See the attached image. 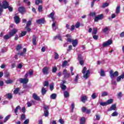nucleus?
I'll use <instances>...</instances> for the list:
<instances>
[{
	"label": "nucleus",
	"instance_id": "1",
	"mask_svg": "<svg viewBox=\"0 0 124 124\" xmlns=\"http://www.w3.org/2000/svg\"><path fill=\"white\" fill-rule=\"evenodd\" d=\"M82 73L83 74V78L84 79H88L89 77H90V74L91 72H90V70H87V68L86 67H84Z\"/></svg>",
	"mask_w": 124,
	"mask_h": 124
},
{
	"label": "nucleus",
	"instance_id": "2",
	"mask_svg": "<svg viewBox=\"0 0 124 124\" xmlns=\"http://www.w3.org/2000/svg\"><path fill=\"white\" fill-rule=\"evenodd\" d=\"M109 76L111 79H113V78H115V77L119 76V72L118 71L114 72L113 70H111L109 71Z\"/></svg>",
	"mask_w": 124,
	"mask_h": 124
},
{
	"label": "nucleus",
	"instance_id": "3",
	"mask_svg": "<svg viewBox=\"0 0 124 124\" xmlns=\"http://www.w3.org/2000/svg\"><path fill=\"white\" fill-rule=\"evenodd\" d=\"M2 5L1 4V8H4V9H6L8 8V6H9V3L6 0H4L2 1Z\"/></svg>",
	"mask_w": 124,
	"mask_h": 124
},
{
	"label": "nucleus",
	"instance_id": "4",
	"mask_svg": "<svg viewBox=\"0 0 124 124\" xmlns=\"http://www.w3.org/2000/svg\"><path fill=\"white\" fill-rule=\"evenodd\" d=\"M103 16H104L103 14L98 15V16L95 17L94 21L98 22L99 20H102L103 19Z\"/></svg>",
	"mask_w": 124,
	"mask_h": 124
},
{
	"label": "nucleus",
	"instance_id": "5",
	"mask_svg": "<svg viewBox=\"0 0 124 124\" xmlns=\"http://www.w3.org/2000/svg\"><path fill=\"white\" fill-rule=\"evenodd\" d=\"M19 81L21 84H28L29 83V79L27 78H20Z\"/></svg>",
	"mask_w": 124,
	"mask_h": 124
},
{
	"label": "nucleus",
	"instance_id": "6",
	"mask_svg": "<svg viewBox=\"0 0 124 124\" xmlns=\"http://www.w3.org/2000/svg\"><path fill=\"white\" fill-rule=\"evenodd\" d=\"M62 74L64 76V78L66 79H67V78H69V77L70 76V74L67 73V70L66 69L63 71Z\"/></svg>",
	"mask_w": 124,
	"mask_h": 124
},
{
	"label": "nucleus",
	"instance_id": "7",
	"mask_svg": "<svg viewBox=\"0 0 124 124\" xmlns=\"http://www.w3.org/2000/svg\"><path fill=\"white\" fill-rule=\"evenodd\" d=\"M111 44H112V41L108 40V41L103 44V47H107V46H109V45H111Z\"/></svg>",
	"mask_w": 124,
	"mask_h": 124
},
{
	"label": "nucleus",
	"instance_id": "8",
	"mask_svg": "<svg viewBox=\"0 0 124 124\" xmlns=\"http://www.w3.org/2000/svg\"><path fill=\"white\" fill-rule=\"evenodd\" d=\"M117 108V106H116V104H114L113 105H112L109 109L108 110V111L109 112L110 111H115L116 110V109Z\"/></svg>",
	"mask_w": 124,
	"mask_h": 124
},
{
	"label": "nucleus",
	"instance_id": "9",
	"mask_svg": "<svg viewBox=\"0 0 124 124\" xmlns=\"http://www.w3.org/2000/svg\"><path fill=\"white\" fill-rule=\"evenodd\" d=\"M18 31L16 29H13L9 33V35L10 36V37H12L16 32H17Z\"/></svg>",
	"mask_w": 124,
	"mask_h": 124
},
{
	"label": "nucleus",
	"instance_id": "10",
	"mask_svg": "<svg viewBox=\"0 0 124 124\" xmlns=\"http://www.w3.org/2000/svg\"><path fill=\"white\" fill-rule=\"evenodd\" d=\"M19 91H20V88H16L14 91V93L15 94H17V93H18L19 94H21V93H24V92H22V93L21 92L19 93Z\"/></svg>",
	"mask_w": 124,
	"mask_h": 124
},
{
	"label": "nucleus",
	"instance_id": "11",
	"mask_svg": "<svg viewBox=\"0 0 124 124\" xmlns=\"http://www.w3.org/2000/svg\"><path fill=\"white\" fill-rule=\"evenodd\" d=\"M32 97L35 100H37L38 101H39L40 100V98L37 96V94L35 93H33L32 94Z\"/></svg>",
	"mask_w": 124,
	"mask_h": 124
},
{
	"label": "nucleus",
	"instance_id": "12",
	"mask_svg": "<svg viewBox=\"0 0 124 124\" xmlns=\"http://www.w3.org/2000/svg\"><path fill=\"white\" fill-rule=\"evenodd\" d=\"M49 70V68L47 67H45L43 68V73L45 75H47L49 73L48 72V70Z\"/></svg>",
	"mask_w": 124,
	"mask_h": 124
},
{
	"label": "nucleus",
	"instance_id": "13",
	"mask_svg": "<svg viewBox=\"0 0 124 124\" xmlns=\"http://www.w3.org/2000/svg\"><path fill=\"white\" fill-rule=\"evenodd\" d=\"M37 24H44L45 23V19L44 18L39 19L36 20Z\"/></svg>",
	"mask_w": 124,
	"mask_h": 124
},
{
	"label": "nucleus",
	"instance_id": "14",
	"mask_svg": "<svg viewBox=\"0 0 124 124\" xmlns=\"http://www.w3.org/2000/svg\"><path fill=\"white\" fill-rule=\"evenodd\" d=\"M18 11L20 12V13L23 14V13L26 11V9H25V7H19L18 8Z\"/></svg>",
	"mask_w": 124,
	"mask_h": 124
},
{
	"label": "nucleus",
	"instance_id": "15",
	"mask_svg": "<svg viewBox=\"0 0 124 124\" xmlns=\"http://www.w3.org/2000/svg\"><path fill=\"white\" fill-rule=\"evenodd\" d=\"M124 78V73L122 74L121 76H119V77H117V78L116 79V81L117 82H120L122 79Z\"/></svg>",
	"mask_w": 124,
	"mask_h": 124
},
{
	"label": "nucleus",
	"instance_id": "16",
	"mask_svg": "<svg viewBox=\"0 0 124 124\" xmlns=\"http://www.w3.org/2000/svg\"><path fill=\"white\" fill-rule=\"evenodd\" d=\"M15 18V22L16 24H19L20 23V18L18 16H15L14 17Z\"/></svg>",
	"mask_w": 124,
	"mask_h": 124
},
{
	"label": "nucleus",
	"instance_id": "17",
	"mask_svg": "<svg viewBox=\"0 0 124 124\" xmlns=\"http://www.w3.org/2000/svg\"><path fill=\"white\" fill-rule=\"evenodd\" d=\"M87 99H88V97H87V96L86 95L82 96L81 97V101H82V102H83L84 103L86 102Z\"/></svg>",
	"mask_w": 124,
	"mask_h": 124
},
{
	"label": "nucleus",
	"instance_id": "18",
	"mask_svg": "<svg viewBox=\"0 0 124 124\" xmlns=\"http://www.w3.org/2000/svg\"><path fill=\"white\" fill-rule=\"evenodd\" d=\"M19 110H21V107H20V106H17L16 109H15V113L16 115V116H18V111Z\"/></svg>",
	"mask_w": 124,
	"mask_h": 124
},
{
	"label": "nucleus",
	"instance_id": "19",
	"mask_svg": "<svg viewBox=\"0 0 124 124\" xmlns=\"http://www.w3.org/2000/svg\"><path fill=\"white\" fill-rule=\"evenodd\" d=\"M103 32H104V33H108V31H109V27H105L103 29Z\"/></svg>",
	"mask_w": 124,
	"mask_h": 124
},
{
	"label": "nucleus",
	"instance_id": "20",
	"mask_svg": "<svg viewBox=\"0 0 124 124\" xmlns=\"http://www.w3.org/2000/svg\"><path fill=\"white\" fill-rule=\"evenodd\" d=\"M34 101L33 100H31L29 102L27 103V106L28 107H31V105H32V104H34Z\"/></svg>",
	"mask_w": 124,
	"mask_h": 124
},
{
	"label": "nucleus",
	"instance_id": "21",
	"mask_svg": "<svg viewBox=\"0 0 124 124\" xmlns=\"http://www.w3.org/2000/svg\"><path fill=\"white\" fill-rule=\"evenodd\" d=\"M46 92H47V90H46V88H44V87H43V88H42L41 93H42V94L43 95H44V94H46Z\"/></svg>",
	"mask_w": 124,
	"mask_h": 124
},
{
	"label": "nucleus",
	"instance_id": "22",
	"mask_svg": "<svg viewBox=\"0 0 124 124\" xmlns=\"http://www.w3.org/2000/svg\"><path fill=\"white\" fill-rule=\"evenodd\" d=\"M86 122V119L85 117H82L80 119V124H85V122Z\"/></svg>",
	"mask_w": 124,
	"mask_h": 124
},
{
	"label": "nucleus",
	"instance_id": "23",
	"mask_svg": "<svg viewBox=\"0 0 124 124\" xmlns=\"http://www.w3.org/2000/svg\"><path fill=\"white\" fill-rule=\"evenodd\" d=\"M32 43L33 45H36V36L35 35L33 36Z\"/></svg>",
	"mask_w": 124,
	"mask_h": 124
},
{
	"label": "nucleus",
	"instance_id": "24",
	"mask_svg": "<svg viewBox=\"0 0 124 124\" xmlns=\"http://www.w3.org/2000/svg\"><path fill=\"white\" fill-rule=\"evenodd\" d=\"M56 98H57V94L56 93H53L50 95L51 99H56Z\"/></svg>",
	"mask_w": 124,
	"mask_h": 124
},
{
	"label": "nucleus",
	"instance_id": "25",
	"mask_svg": "<svg viewBox=\"0 0 124 124\" xmlns=\"http://www.w3.org/2000/svg\"><path fill=\"white\" fill-rule=\"evenodd\" d=\"M72 45L74 47H76L77 46L78 42L77 40H74L73 41Z\"/></svg>",
	"mask_w": 124,
	"mask_h": 124
},
{
	"label": "nucleus",
	"instance_id": "26",
	"mask_svg": "<svg viewBox=\"0 0 124 124\" xmlns=\"http://www.w3.org/2000/svg\"><path fill=\"white\" fill-rule=\"evenodd\" d=\"M107 95H108V93L107 92L104 91V92L102 93L101 96L102 97L104 96H107Z\"/></svg>",
	"mask_w": 124,
	"mask_h": 124
},
{
	"label": "nucleus",
	"instance_id": "27",
	"mask_svg": "<svg viewBox=\"0 0 124 124\" xmlns=\"http://www.w3.org/2000/svg\"><path fill=\"white\" fill-rule=\"evenodd\" d=\"M113 99H108V100L106 102L107 105H109V104H112V103H113Z\"/></svg>",
	"mask_w": 124,
	"mask_h": 124
},
{
	"label": "nucleus",
	"instance_id": "28",
	"mask_svg": "<svg viewBox=\"0 0 124 124\" xmlns=\"http://www.w3.org/2000/svg\"><path fill=\"white\" fill-rule=\"evenodd\" d=\"M60 87L62 90V91H64L66 89V86L64 84H61L60 85Z\"/></svg>",
	"mask_w": 124,
	"mask_h": 124
},
{
	"label": "nucleus",
	"instance_id": "29",
	"mask_svg": "<svg viewBox=\"0 0 124 124\" xmlns=\"http://www.w3.org/2000/svg\"><path fill=\"white\" fill-rule=\"evenodd\" d=\"M91 97L92 99H95L97 97V95H96V93H93Z\"/></svg>",
	"mask_w": 124,
	"mask_h": 124
},
{
	"label": "nucleus",
	"instance_id": "30",
	"mask_svg": "<svg viewBox=\"0 0 124 124\" xmlns=\"http://www.w3.org/2000/svg\"><path fill=\"white\" fill-rule=\"evenodd\" d=\"M79 79V75L77 74L75 78V83L77 84L78 83V79Z\"/></svg>",
	"mask_w": 124,
	"mask_h": 124
},
{
	"label": "nucleus",
	"instance_id": "31",
	"mask_svg": "<svg viewBox=\"0 0 124 124\" xmlns=\"http://www.w3.org/2000/svg\"><path fill=\"white\" fill-rule=\"evenodd\" d=\"M27 34V31H23L21 32V35H19V37H23V36H25Z\"/></svg>",
	"mask_w": 124,
	"mask_h": 124
},
{
	"label": "nucleus",
	"instance_id": "32",
	"mask_svg": "<svg viewBox=\"0 0 124 124\" xmlns=\"http://www.w3.org/2000/svg\"><path fill=\"white\" fill-rule=\"evenodd\" d=\"M10 115H7L4 119L3 122L4 123H6L7 121H8V120H9V119H10Z\"/></svg>",
	"mask_w": 124,
	"mask_h": 124
},
{
	"label": "nucleus",
	"instance_id": "33",
	"mask_svg": "<svg viewBox=\"0 0 124 124\" xmlns=\"http://www.w3.org/2000/svg\"><path fill=\"white\" fill-rule=\"evenodd\" d=\"M54 15H55V14H54V12H52L49 15L50 18H51V19H52V21H54V20H55V17H54Z\"/></svg>",
	"mask_w": 124,
	"mask_h": 124
},
{
	"label": "nucleus",
	"instance_id": "34",
	"mask_svg": "<svg viewBox=\"0 0 124 124\" xmlns=\"http://www.w3.org/2000/svg\"><path fill=\"white\" fill-rule=\"evenodd\" d=\"M52 28L53 31H56L57 30V27H56V23L53 22L52 25Z\"/></svg>",
	"mask_w": 124,
	"mask_h": 124
},
{
	"label": "nucleus",
	"instance_id": "35",
	"mask_svg": "<svg viewBox=\"0 0 124 124\" xmlns=\"http://www.w3.org/2000/svg\"><path fill=\"white\" fill-rule=\"evenodd\" d=\"M36 5H38L39 3H42V0H36L35 2Z\"/></svg>",
	"mask_w": 124,
	"mask_h": 124
},
{
	"label": "nucleus",
	"instance_id": "36",
	"mask_svg": "<svg viewBox=\"0 0 124 124\" xmlns=\"http://www.w3.org/2000/svg\"><path fill=\"white\" fill-rule=\"evenodd\" d=\"M64 97H68L69 96V93L67 91H65L64 92Z\"/></svg>",
	"mask_w": 124,
	"mask_h": 124
},
{
	"label": "nucleus",
	"instance_id": "37",
	"mask_svg": "<svg viewBox=\"0 0 124 124\" xmlns=\"http://www.w3.org/2000/svg\"><path fill=\"white\" fill-rule=\"evenodd\" d=\"M31 21L29 20L27 22L26 27H31Z\"/></svg>",
	"mask_w": 124,
	"mask_h": 124
},
{
	"label": "nucleus",
	"instance_id": "38",
	"mask_svg": "<svg viewBox=\"0 0 124 124\" xmlns=\"http://www.w3.org/2000/svg\"><path fill=\"white\" fill-rule=\"evenodd\" d=\"M92 32L93 34H96L97 33V28H93Z\"/></svg>",
	"mask_w": 124,
	"mask_h": 124
},
{
	"label": "nucleus",
	"instance_id": "39",
	"mask_svg": "<svg viewBox=\"0 0 124 124\" xmlns=\"http://www.w3.org/2000/svg\"><path fill=\"white\" fill-rule=\"evenodd\" d=\"M11 37L9 35H5L4 36V39H5V40H7L8 39H9V38H10Z\"/></svg>",
	"mask_w": 124,
	"mask_h": 124
},
{
	"label": "nucleus",
	"instance_id": "40",
	"mask_svg": "<svg viewBox=\"0 0 124 124\" xmlns=\"http://www.w3.org/2000/svg\"><path fill=\"white\" fill-rule=\"evenodd\" d=\"M5 83L6 84H12V83H13V80L11 79H8L6 80Z\"/></svg>",
	"mask_w": 124,
	"mask_h": 124
},
{
	"label": "nucleus",
	"instance_id": "41",
	"mask_svg": "<svg viewBox=\"0 0 124 124\" xmlns=\"http://www.w3.org/2000/svg\"><path fill=\"white\" fill-rule=\"evenodd\" d=\"M54 59L55 60H58L59 59V54L57 52H54Z\"/></svg>",
	"mask_w": 124,
	"mask_h": 124
},
{
	"label": "nucleus",
	"instance_id": "42",
	"mask_svg": "<svg viewBox=\"0 0 124 124\" xmlns=\"http://www.w3.org/2000/svg\"><path fill=\"white\" fill-rule=\"evenodd\" d=\"M101 74H100V76H105V73L104 72V71L103 69H101Z\"/></svg>",
	"mask_w": 124,
	"mask_h": 124
},
{
	"label": "nucleus",
	"instance_id": "43",
	"mask_svg": "<svg viewBox=\"0 0 124 124\" xmlns=\"http://www.w3.org/2000/svg\"><path fill=\"white\" fill-rule=\"evenodd\" d=\"M44 116L45 117H48L49 116V111L48 110H45L44 111Z\"/></svg>",
	"mask_w": 124,
	"mask_h": 124
},
{
	"label": "nucleus",
	"instance_id": "44",
	"mask_svg": "<svg viewBox=\"0 0 124 124\" xmlns=\"http://www.w3.org/2000/svg\"><path fill=\"white\" fill-rule=\"evenodd\" d=\"M120 6H118L116 8V13L117 14H119V13H120Z\"/></svg>",
	"mask_w": 124,
	"mask_h": 124
},
{
	"label": "nucleus",
	"instance_id": "45",
	"mask_svg": "<svg viewBox=\"0 0 124 124\" xmlns=\"http://www.w3.org/2000/svg\"><path fill=\"white\" fill-rule=\"evenodd\" d=\"M109 6V4L108 3H105L103 4L102 7L103 8H105V7H107V6Z\"/></svg>",
	"mask_w": 124,
	"mask_h": 124
},
{
	"label": "nucleus",
	"instance_id": "46",
	"mask_svg": "<svg viewBox=\"0 0 124 124\" xmlns=\"http://www.w3.org/2000/svg\"><path fill=\"white\" fill-rule=\"evenodd\" d=\"M20 119L22 121H25V120H26V115H25V114L21 115Z\"/></svg>",
	"mask_w": 124,
	"mask_h": 124
},
{
	"label": "nucleus",
	"instance_id": "47",
	"mask_svg": "<svg viewBox=\"0 0 124 124\" xmlns=\"http://www.w3.org/2000/svg\"><path fill=\"white\" fill-rule=\"evenodd\" d=\"M118 115H119V113H118V112L115 111L114 112H113V113L112 114V116L116 117V116H118Z\"/></svg>",
	"mask_w": 124,
	"mask_h": 124
},
{
	"label": "nucleus",
	"instance_id": "48",
	"mask_svg": "<svg viewBox=\"0 0 124 124\" xmlns=\"http://www.w3.org/2000/svg\"><path fill=\"white\" fill-rule=\"evenodd\" d=\"M42 6L41 5H39L38 7V11H39V12H42Z\"/></svg>",
	"mask_w": 124,
	"mask_h": 124
},
{
	"label": "nucleus",
	"instance_id": "49",
	"mask_svg": "<svg viewBox=\"0 0 124 124\" xmlns=\"http://www.w3.org/2000/svg\"><path fill=\"white\" fill-rule=\"evenodd\" d=\"M22 48V46L21 45H18L16 47V49L17 51H19V50H21V48Z\"/></svg>",
	"mask_w": 124,
	"mask_h": 124
},
{
	"label": "nucleus",
	"instance_id": "50",
	"mask_svg": "<svg viewBox=\"0 0 124 124\" xmlns=\"http://www.w3.org/2000/svg\"><path fill=\"white\" fill-rule=\"evenodd\" d=\"M25 31H27L28 32H30L31 31V29L30 28V27H25Z\"/></svg>",
	"mask_w": 124,
	"mask_h": 124
},
{
	"label": "nucleus",
	"instance_id": "51",
	"mask_svg": "<svg viewBox=\"0 0 124 124\" xmlns=\"http://www.w3.org/2000/svg\"><path fill=\"white\" fill-rule=\"evenodd\" d=\"M58 38L59 40H61L62 41V38L61 37V36L58 35V36H56L55 37H54V39H57Z\"/></svg>",
	"mask_w": 124,
	"mask_h": 124
},
{
	"label": "nucleus",
	"instance_id": "52",
	"mask_svg": "<svg viewBox=\"0 0 124 124\" xmlns=\"http://www.w3.org/2000/svg\"><path fill=\"white\" fill-rule=\"evenodd\" d=\"M78 61H82L83 60V58L82 57V56L81 54H79L78 55Z\"/></svg>",
	"mask_w": 124,
	"mask_h": 124
},
{
	"label": "nucleus",
	"instance_id": "53",
	"mask_svg": "<svg viewBox=\"0 0 124 124\" xmlns=\"http://www.w3.org/2000/svg\"><path fill=\"white\" fill-rule=\"evenodd\" d=\"M100 105L101 106H106L107 105V102H100Z\"/></svg>",
	"mask_w": 124,
	"mask_h": 124
},
{
	"label": "nucleus",
	"instance_id": "54",
	"mask_svg": "<svg viewBox=\"0 0 124 124\" xmlns=\"http://www.w3.org/2000/svg\"><path fill=\"white\" fill-rule=\"evenodd\" d=\"M49 106H44V109L46 111H48V110H49Z\"/></svg>",
	"mask_w": 124,
	"mask_h": 124
},
{
	"label": "nucleus",
	"instance_id": "55",
	"mask_svg": "<svg viewBox=\"0 0 124 124\" xmlns=\"http://www.w3.org/2000/svg\"><path fill=\"white\" fill-rule=\"evenodd\" d=\"M49 86V82L48 81H45L44 83V87H48Z\"/></svg>",
	"mask_w": 124,
	"mask_h": 124
},
{
	"label": "nucleus",
	"instance_id": "56",
	"mask_svg": "<svg viewBox=\"0 0 124 124\" xmlns=\"http://www.w3.org/2000/svg\"><path fill=\"white\" fill-rule=\"evenodd\" d=\"M81 110L83 113H85L87 111V108L86 107H82Z\"/></svg>",
	"mask_w": 124,
	"mask_h": 124
},
{
	"label": "nucleus",
	"instance_id": "57",
	"mask_svg": "<svg viewBox=\"0 0 124 124\" xmlns=\"http://www.w3.org/2000/svg\"><path fill=\"white\" fill-rule=\"evenodd\" d=\"M67 64V61H64L63 63H62V66L63 67L66 66V65Z\"/></svg>",
	"mask_w": 124,
	"mask_h": 124
},
{
	"label": "nucleus",
	"instance_id": "58",
	"mask_svg": "<svg viewBox=\"0 0 124 124\" xmlns=\"http://www.w3.org/2000/svg\"><path fill=\"white\" fill-rule=\"evenodd\" d=\"M72 49V46L70 45L68 47V49L67 50V53H68V52H70V51Z\"/></svg>",
	"mask_w": 124,
	"mask_h": 124
},
{
	"label": "nucleus",
	"instance_id": "59",
	"mask_svg": "<svg viewBox=\"0 0 124 124\" xmlns=\"http://www.w3.org/2000/svg\"><path fill=\"white\" fill-rule=\"evenodd\" d=\"M30 123V120L29 119H26L24 122L23 124H29Z\"/></svg>",
	"mask_w": 124,
	"mask_h": 124
},
{
	"label": "nucleus",
	"instance_id": "60",
	"mask_svg": "<svg viewBox=\"0 0 124 124\" xmlns=\"http://www.w3.org/2000/svg\"><path fill=\"white\" fill-rule=\"evenodd\" d=\"M7 96L8 98H9V99L12 98V94H11V93H8L7 94Z\"/></svg>",
	"mask_w": 124,
	"mask_h": 124
},
{
	"label": "nucleus",
	"instance_id": "61",
	"mask_svg": "<svg viewBox=\"0 0 124 124\" xmlns=\"http://www.w3.org/2000/svg\"><path fill=\"white\" fill-rule=\"evenodd\" d=\"M33 70H30L29 71V75L30 76H31V75H33Z\"/></svg>",
	"mask_w": 124,
	"mask_h": 124
},
{
	"label": "nucleus",
	"instance_id": "62",
	"mask_svg": "<svg viewBox=\"0 0 124 124\" xmlns=\"http://www.w3.org/2000/svg\"><path fill=\"white\" fill-rule=\"evenodd\" d=\"M67 41L68 42L71 43L73 42V39H71V38H69L67 39Z\"/></svg>",
	"mask_w": 124,
	"mask_h": 124
},
{
	"label": "nucleus",
	"instance_id": "63",
	"mask_svg": "<svg viewBox=\"0 0 124 124\" xmlns=\"http://www.w3.org/2000/svg\"><path fill=\"white\" fill-rule=\"evenodd\" d=\"M75 27L77 29H78V28L80 27V23L79 22L77 23L75 25Z\"/></svg>",
	"mask_w": 124,
	"mask_h": 124
},
{
	"label": "nucleus",
	"instance_id": "64",
	"mask_svg": "<svg viewBox=\"0 0 124 124\" xmlns=\"http://www.w3.org/2000/svg\"><path fill=\"white\" fill-rule=\"evenodd\" d=\"M120 37H124V31H123L121 33H120Z\"/></svg>",
	"mask_w": 124,
	"mask_h": 124
}]
</instances>
